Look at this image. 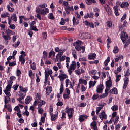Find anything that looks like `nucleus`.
Returning a JSON list of instances; mask_svg holds the SVG:
<instances>
[{
	"mask_svg": "<svg viewBox=\"0 0 130 130\" xmlns=\"http://www.w3.org/2000/svg\"><path fill=\"white\" fill-rule=\"evenodd\" d=\"M8 109V111H9V112H12V106L11 105V104H8V108H7Z\"/></svg>",
	"mask_w": 130,
	"mask_h": 130,
	"instance_id": "obj_58",
	"label": "nucleus"
},
{
	"mask_svg": "<svg viewBox=\"0 0 130 130\" xmlns=\"http://www.w3.org/2000/svg\"><path fill=\"white\" fill-rule=\"evenodd\" d=\"M2 37L4 40H11V35H5V32H2Z\"/></svg>",
	"mask_w": 130,
	"mask_h": 130,
	"instance_id": "obj_21",
	"label": "nucleus"
},
{
	"mask_svg": "<svg viewBox=\"0 0 130 130\" xmlns=\"http://www.w3.org/2000/svg\"><path fill=\"white\" fill-rule=\"evenodd\" d=\"M75 72L76 74V75H77L78 76H80L81 74H84V73H85V70H84L83 68H79L78 69L75 70Z\"/></svg>",
	"mask_w": 130,
	"mask_h": 130,
	"instance_id": "obj_17",
	"label": "nucleus"
},
{
	"mask_svg": "<svg viewBox=\"0 0 130 130\" xmlns=\"http://www.w3.org/2000/svg\"><path fill=\"white\" fill-rule=\"evenodd\" d=\"M90 74H91V75H96L97 74V71L95 70H92V71L89 72Z\"/></svg>",
	"mask_w": 130,
	"mask_h": 130,
	"instance_id": "obj_59",
	"label": "nucleus"
},
{
	"mask_svg": "<svg viewBox=\"0 0 130 130\" xmlns=\"http://www.w3.org/2000/svg\"><path fill=\"white\" fill-rule=\"evenodd\" d=\"M33 100V98L30 96H27L26 98L25 99V104H30V102Z\"/></svg>",
	"mask_w": 130,
	"mask_h": 130,
	"instance_id": "obj_23",
	"label": "nucleus"
},
{
	"mask_svg": "<svg viewBox=\"0 0 130 130\" xmlns=\"http://www.w3.org/2000/svg\"><path fill=\"white\" fill-rule=\"evenodd\" d=\"M64 99H70V95L64 93L63 94Z\"/></svg>",
	"mask_w": 130,
	"mask_h": 130,
	"instance_id": "obj_57",
	"label": "nucleus"
},
{
	"mask_svg": "<svg viewBox=\"0 0 130 130\" xmlns=\"http://www.w3.org/2000/svg\"><path fill=\"white\" fill-rule=\"evenodd\" d=\"M40 14L41 15H43L44 16H46V12H45V9H41V11L40 12Z\"/></svg>",
	"mask_w": 130,
	"mask_h": 130,
	"instance_id": "obj_41",
	"label": "nucleus"
},
{
	"mask_svg": "<svg viewBox=\"0 0 130 130\" xmlns=\"http://www.w3.org/2000/svg\"><path fill=\"white\" fill-rule=\"evenodd\" d=\"M58 78H59L61 83H62V82H63L66 78H68V75H67V74H60Z\"/></svg>",
	"mask_w": 130,
	"mask_h": 130,
	"instance_id": "obj_15",
	"label": "nucleus"
},
{
	"mask_svg": "<svg viewBox=\"0 0 130 130\" xmlns=\"http://www.w3.org/2000/svg\"><path fill=\"white\" fill-rule=\"evenodd\" d=\"M79 84L81 85V84H84V85H87V81L86 80L83 79H80L79 80Z\"/></svg>",
	"mask_w": 130,
	"mask_h": 130,
	"instance_id": "obj_32",
	"label": "nucleus"
},
{
	"mask_svg": "<svg viewBox=\"0 0 130 130\" xmlns=\"http://www.w3.org/2000/svg\"><path fill=\"white\" fill-rule=\"evenodd\" d=\"M99 117H100V119L103 120V119H107V115L105 113L104 111H102L101 113L99 115Z\"/></svg>",
	"mask_w": 130,
	"mask_h": 130,
	"instance_id": "obj_7",
	"label": "nucleus"
},
{
	"mask_svg": "<svg viewBox=\"0 0 130 130\" xmlns=\"http://www.w3.org/2000/svg\"><path fill=\"white\" fill-rule=\"evenodd\" d=\"M76 68H77V63H76L75 61H72L71 64L69 67V69L68 70L69 74L72 75V74H73V71H75Z\"/></svg>",
	"mask_w": 130,
	"mask_h": 130,
	"instance_id": "obj_4",
	"label": "nucleus"
},
{
	"mask_svg": "<svg viewBox=\"0 0 130 130\" xmlns=\"http://www.w3.org/2000/svg\"><path fill=\"white\" fill-rule=\"evenodd\" d=\"M12 88L14 90V91H17V90H18V88H19V85L18 84L14 85L12 86Z\"/></svg>",
	"mask_w": 130,
	"mask_h": 130,
	"instance_id": "obj_54",
	"label": "nucleus"
},
{
	"mask_svg": "<svg viewBox=\"0 0 130 130\" xmlns=\"http://www.w3.org/2000/svg\"><path fill=\"white\" fill-rule=\"evenodd\" d=\"M23 18H24V16H19V24H22V23H23Z\"/></svg>",
	"mask_w": 130,
	"mask_h": 130,
	"instance_id": "obj_56",
	"label": "nucleus"
},
{
	"mask_svg": "<svg viewBox=\"0 0 130 130\" xmlns=\"http://www.w3.org/2000/svg\"><path fill=\"white\" fill-rule=\"evenodd\" d=\"M74 11H75V10L74 9V7L73 6H68L65 8V11L67 15H70L71 12H74Z\"/></svg>",
	"mask_w": 130,
	"mask_h": 130,
	"instance_id": "obj_6",
	"label": "nucleus"
},
{
	"mask_svg": "<svg viewBox=\"0 0 130 130\" xmlns=\"http://www.w3.org/2000/svg\"><path fill=\"white\" fill-rule=\"evenodd\" d=\"M99 97H100V96H99V94H97L96 95L95 94H94L93 96H92V99L93 100H96V99L98 98H99Z\"/></svg>",
	"mask_w": 130,
	"mask_h": 130,
	"instance_id": "obj_49",
	"label": "nucleus"
},
{
	"mask_svg": "<svg viewBox=\"0 0 130 130\" xmlns=\"http://www.w3.org/2000/svg\"><path fill=\"white\" fill-rule=\"evenodd\" d=\"M117 112H114L112 114V118H114V117H116V116H117Z\"/></svg>",
	"mask_w": 130,
	"mask_h": 130,
	"instance_id": "obj_62",
	"label": "nucleus"
},
{
	"mask_svg": "<svg viewBox=\"0 0 130 130\" xmlns=\"http://www.w3.org/2000/svg\"><path fill=\"white\" fill-rule=\"evenodd\" d=\"M45 89L47 96H49V94L52 92V87L47 86L45 88Z\"/></svg>",
	"mask_w": 130,
	"mask_h": 130,
	"instance_id": "obj_16",
	"label": "nucleus"
},
{
	"mask_svg": "<svg viewBox=\"0 0 130 130\" xmlns=\"http://www.w3.org/2000/svg\"><path fill=\"white\" fill-rule=\"evenodd\" d=\"M121 77V75H117L116 77V80H115V82L116 83H117V82H119V81H120V79H119V78Z\"/></svg>",
	"mask_w": 130,
	"mask_h": 130,
	"instance_id": "obj_47",
	"label": "nucleus"
},
{
	"mask_svg": "<svg viewBox=\"0 0 130 130\" xmlns=\"http://www.w3.org/2000/svg\"><path fill=\"white\" fill-rule=\"evenodd\" d=\"M19 90L21 92L25 93L26 94L27 92H28V87L24 88L23 86H20Z\"/></svg>",
	"mask_w": 130,
	"mask_h": 130,
	"instance_id": "obj_22",
	"label": "nucleus"
},
{
	"mask_svg": "<svg viewBox=\"0 0 130 130\" xmlns=\"http://www.w3.org/2000/svg\"><path fill=\"white\" fill-rule=\"evenodd\" d=\"M11 96H6L5 97V99H4V103L5 104H8V103H9V102H10V101H11Z\"/></svg>",
	"mask_w": 130,
	"mask_h": 130,
	"instance_id": "obj_26",
	"label": "nucleus"
},
{
	"mask_svg": "<svg viewBox=\"0 0 130 130\" xmlns=\"http://www.w3.org/2000/svg\"><path fill=\"white\" fill-rule=\"evenodd\" d=\"M106 87H109L110 88L112 87V81L111 80V77H109V80L106 82Z\"/></svg>",
	"mask_w": 130,
	"mask_h": 130,
	"instance_id": "obj_20",
	"label": "nucleus"
},
{
	"mask_svg": "<svg viewBox=\"0 0 130 130\" xmlns=\"http://www.w3.org/2000/svg\"><path fill=\"white\" fill-rule=\"evenodd\" d=\"M111 109L113 111H116L117 110H118V106L114 105L111 107Z\"/></svg>",
	"mask_w": 130,
	"mask_h": 130,
	"instance_id": "obj_38",
	"label": "nucleus"
},
{
	"mask_svg": "<svg viewBox=\"0 0 130 130\" xmlns=\"http://www.w3.org/2000/svg\"><path fill=\"white\" fill-rule=\"evenodd\" d=\"M60 62L61 61H64L66 60V56H61V57H59Z\"/></svg>",
	"mask_w": 130,
	"mask_h": 130,
	"instance_id": "obj_44",
	"label": "nucleus"
},
{
	"mask_svg": "<svg viewBox=\"0 0 130 130\" xmlns=\"http://www.w3.org/2000/svg\"><path fill=\"white\" fill-rule=\"evenodd\" d=\"M103 7L106 11L108 12V14H110L111 13V9H110V7H109V5L106 4L103 5Z\"/></svg>",
	"mask_w": 130,
	"mask_h": 130,
	"instance_id": "obj_18",
	"label": "nucleus"
},
{
	"mask_svg": "<svg viewBox=\"0 0 130 130\" xmlns=\"http://www.w3.org/2000/svg\"><path fill=\"white\" fill-rule=\"evenodd\" d=\"M113 10L114 11L115 16H116V17H118V16H119V13H118V7L114 6L113 7Z\"/></svg>",
	"mask_w": 130,
	"mask_h": 130,
	"instance_id": "obj_27",
	"label": "nucleus"
},
{
	"mask_svg": "<svg viewBox=\"0 0 130 130\" xmlns=\"http://www.w3.org/2000/svg\"><path fill=\"white\" fill-rule=\"evenodd\" d=\"M72 22L73 23V25H79L80 24V21H79V19L76 18L75 16H73V19H72Z\"/></svg>",
	"mask_w": 130,
	"mask_h": 130,
	"instance_id": "obj_25",
	"label": "nucleus"
},
{
	"mask_svg": "<svg viewBox=\"0 0 130 130\" xmlns=\"http://www.w3.org/2000/svg\"><path fill=\"white\" fill-rule=\"evenodd\" d=\"M118 51H119V48H118V47H117V46H115L113 51V53H118Z\"/></svg>",
	"mask_w": 130,
	"mask_h": 130,
	"instance_id": "obj_34",
	"label": "nucleus"
},
{
	"mask_svg": "<svg viewBox=\"0 0 130 130\" xmlns=\"http://www.w3.org/2000/svg\"><path fill=\"white\" fill-rule=\"evenodd\" d=\"M63 91H64V88L63 87V83L61 82V86L60 88V94H62V93H63Z\"/></svg>",
	"mask_w": 130,
	"mask_h": 130,
	"instance_id": "obj_33",
	"label": "nucleus"
},
{
	"mask_svg": "<svg viewBox=\"0 0 130 130\" xmlns=\"http://www.w3.org/2000/svg\"><path fill=\"white\" fill-rule=\"evenodd\" d=\"M119 119V116H116L115 117V121L114 122V124H116L118 123Z\"/></svg>",
	"mask_w": 130,
	"mask_h": 130,
	"instance_id": "obj_48",
	"label": "nucleus"
},
{
	"mask_svg": "<svg viewBox=\"0 0 130 130\" xmlns=\"http://www.w3.org/2000/svg\"><path fill=\"white\" fill-rule=\"evenodd\" d=\"M129 76H130L129 69H127L126 73L124 74V77H129Z\"/></svg>",
	"mask_w": 130,
	"mask_h": 130,
	"instance_id": "obj_51",
	"label": "nucleus"
},
{
	"mask_svg": "<svg viewBox=\"0 0 130 130\" xmlns=\"http://www.w3.org/2000/svg\"><path fill=\"white\" fill-rule=\"evenodd\" d=\"M9 28L12 30L16 29V25H15V24H10L9 26Z\"/></svg>",
	"mask_w": 130,
	"mask_h": 130,
	"instance_id": "obj_61",
	"label": "nucleus"
},
{
	"mask_svg": "<svg viewBox=\"0 0 130 130\" xmlns=\"http://www.w3.org/2000/svg\"><path fill=\"white\" fill-rule=\"evenodd\" d=\"M84 24L87 26V27H90V28H92V29L95 28V26H94V23H93V22H90L88 21V20H86L84 22Z\"/></svg>",
	"mask_w": 130,
	"mask_h": 130,
	"instance_id": "obj_13",
	"label": "nucleus"
},
{
	"mask_svg": "<svg viewBox=\"0 0 130 130\" xmlns=\"http://www.w3.org/2000/svg\"><path fill=\"white\" fill-rule=\"evenodd\" d=\"M110 93L111 94H114L115 95L118 94V91L116 87H113L112 89L110 90Z\"/></svg>",
	"mask_w": 130,
	"mask_h": 130,
	"instance_id": "obj_24",
	"label": "nucleus"
},
{
	"mask_svg": "<svg viewBox=\"0 0 130 130\" xmlns=\"http://www.w3.org/2000/svg\"><path fill=\"white\" fill-rule=\"evenodd\" d=\"M79 120L80 122H83V121H85V119H84V117L83 115H82L81 116H80L79 118Z\"/></svg>",
	"mask_w": 130,
	"mask_h": 130,
	"instance_id": "obj_46",
	"label": "nucleus"
},
{
	"mask_svg": "<svg viewBox=\"0 0 130 130\" xmlns=\"http://www.w3.org/2000/svg\"><path fill=\"white\" fill-rule=\"evenodd\" d=\"M104 89V86L103 85V84H100L97 86L96 92L98 94H102Z\"/></svg>",
	"mask_w": 130,
	"mask_h": 130,
	"instance_id": "obj_5",
	"label": "nucleus"
},
{
	"mask_svg": "<svg viewBox=\"0 0 130 130\" xmlns=\"http://www.w3.org/2000/svg\"><path fill=\"white\" fill-rule=\"evenodd\" d=\"M16 76L17 77H21V74H22V72L20 69H17L16 71Z\"/></svg>",
	"mask_w": 130,
	"mask_h": 130,
	"instance_id": "obj_37",
	"label": "nucleus"
},
{
	"mask_svg": "<svg viewBox=\"0 0 130 130\" xmlns=\"http://www.w3.org/2000/svg\"><path fill=\"white\" fill-rule=\"evenodd\" d=\"M19 98L17 99L18 101L20 102L21 100H23L26 97V93L24 92H21V91H19Z\"/></svg>",
	"mask_w": 130,
	"mask_h": 130,
	"instance_id": "obj_12",
	"label": "nucleus"
},
{
	"mask_svg": "<svg viewBox=\"0 0 130 130\" xmlns=\"http://www.w3.org/2000/svg\"><path fill=\"white\" fill-rule=\"evenodd\" d=\"M56 53H55V52H54L53 50H51L49 53V56L48 58H50V57H51L53 55V57H54V56H55V54Z\"/></svg>",
	"mask_w": 130,
	"mask_h": 130,
	"instance_id": "obj_30",
	"label": "nucleus"
},
{
	"mask_svg": "<svg viewBox=\"0 0 130 130\" xmlns=\"http://www.w3.org/2000/svg\"><path fill=\"white\" fill-rule=\"evenodd\" d=\"M51 121H55L56 119H57V117H58V112L56 111L55 114H51Z\"/></svg>",
	"mask_w": 130,
	"mask_h": 130,
	"instance_id": "obj_9",
	"label": "nucleus"
},
{
	"mask_svg": "<svg viewBox=\"0 0 130 130\" xmlns=\"http://www.w3.org/2000/svg\"><path fill=\"white\" fill-rule=\"evenodd\" d=\"M110 61V57H108L107 59H106L104 62V66H105V67H107Z\"/></svg>",
	"mask_w": 130,
	"mask_h": 130,
	"instance_id": "obj_31",
	"label": "nucleus"
},
{
	"mask_svg": "<svg viewBox=\"0 0 130 130\" xmlns=\"http://www.w3.org/2000/svg\"><path fill=\"white\" fill-rule=\"evenodd\" d=\"M4 92L7 96H11V93L10 92V90H4Z\"/></svg>",
	"mask_w": 130,
	"mask_h": 130,
	"instance_id": "obj_43",
	"label": "nucleus"
},
{
	"mask_svg": "<svg viewBox=\"0 0 130 130\" xmlns=\"http://www.w3.org/2000/svg\"><path fill=\"white\" fill-rule=\"evenodd\" d=\"M82 42V41H78L76 42L75 43H73V46H75V49L77 51H81V49L82 51H81L82 53H84L85 52V47L84 46H81V45H79V43Z\"/></svg>",
	"mask_w": 130,
	"mask_h": 130,
	"instance_id": "obj_3",
	"label": "nucleus"
},
{
	"mask_svg": "<svg viewBox=\"0 0 130 130\" xmlns=\"http://www.w3.org/2000/svg\"><path fill=\"white\" fill-rule=\"evenodd\" d=\"M84 39H91V34L89 32L83 33L81 34Z\"/></svg>",
	"mask_w": 130,
	"mask_h": 130,
	"instance_id": "obj_14",
	"label": "nucleus"
},
{
	"mask_svg": "<svg viewBox=\"0 0 130 130\" xmlns=\"http://www.w3.org/2000/svg\"><path fill=\"white\" fill-rule=\"evenodd\" d=\"M103 108V107H99L96 108V114H99V112H100V110H101Z\"/></svg>",
	"mask_w": 130,
	"mask_h": 130,
	"instance_id": "obj_45",
	"label": "nucleus"
},
{
	"mask_svg": "<svg viewBox=\"0 0 130 130\" xmlns=\"http://www.w3.org/2000/svg\"><path fill=\"white\" fill-rule=\"evenodd\" d=\"M96 57H97V55L95 53H90L88 54V58L89 60H95Z\"/></svg>",
	"mask_w": 130,
	"mask_h": 130,
	"instance_id": "obj_11",
	"label": "nucleus"
},
{
	"mask_svg": "<svg viewBox=\"0 0 130 130\" xmlns=\"http://www.w3.org/2000/svg\"><path fill=\"white\" fill-rule=\"evenodd\" d=\"M10 18L14 22H17V21H18V19H17V14H16V13H13Z\"/></svg>",
	"mask_w": 130,
	"mask_h": 130,
	"instance_id": "obj_28",
	"label": "nucleus"
},
{
	"mask_svg": "<svg viewBox=\"0 0 130 130\" xmlns=\"http://www.w3.org/2000/svg\"><path fill=\"white\" fill-rule=\"evenodd\" d=\"M128 83H129V78L128 77H125L124 78V84L123 88L125 90L126 88H127V86H128Z\"/></svg>",
	"mask_w": 130,
	"mask_h": 130,
	"instance_id": "obj_8",
	"label": "nucleus"
},
{
	"mask_svg": "<svg viewBox=\"0 0 130 130\" xmlns=\"http://www.w3.org/2000/svg\"><path fill=\"white\" fill-rule=\"evenodd\" d=\"M30 31H32V30L33 31H38V29H37V28H36V26H34L32 27H31V28H30Z\"/></svg>",
	"mask_w": 130,
	"mask_h": 130,
	"instance_id": "obj_60",
	"label": "nucleus"
},
{
	"mask_svg": "<svg viewBox=\"0 0 130 130\" xmlns=\"http://www.w3.org/2000/svg\"><path fill=\"white\" fill-rule=\"evenodd\" d=\"M63 6H64L65 8L69 6V1H63Z\"/></svg>",
	"mask_w": 130,
	"mask_h": 130,
	"instance_id": "obj_55",
	"label": "nucleus"
},
{
	"mask_svg": "<svg viewBox=\"0 0 130 130\" xmlns=\"http://www.w3.org/2000/svg\"><path fill=\"white\" fill-rule=\"evenodd\" d=\"M110 87L106 86V88L105 90V93H107V94H108L109 93H110Z\"/></svg>",
	"mask_w": 130,
	"mask_h": 130,
	"instance_id": "obj_50",
	"label": "nucleus"
},
{
	"mask_svg": "<svg viewBox=\"0 0 130 130\" xmlns=\"http://www.w3.org/2000/svg\"><path fill=\"white\" fill-rule=\"evenodd\" d=\"M19 60L21 62V66H24L25 62H26V59H25V56L22 55H20L19 57Z\"/></svg>",
	"mask_w": 130,
	"mask_h": 130,
	"instance_id": "obj_10",
	"label": "nucleus"
},
{
	"mask_svg": "<svg viewBox=\"0 0 130 130\" xmlns=\"http://www.w3.org/2000/svg\"><path fill=\"white\" fill-rule=\"evenodd\" d=\"M128 6H129V3H128V2H124L121 5V8L124 9V8H126V7H128Z\"/></svg>",
	"mask_w": 130,
	"mask_h": 130,
	"instance_id": "obj_29",
	"label": "nucleus"
},
{
	"mask_svg": "<svg viewBox=\"0 0 130 130\" xmlns=\"http://www.w3.org/2000/svg\"><path fill=\"white\" fill-rule=\"evenodd\" d=\"M5 33H6L7 35H11L10 34H13V31L8 28Z\"/></svg>",
	"mask_w": 130,
	"mask_h": 130,
	"instance_id": "obj_42",
	"label": "nucleus"
},
{
	"mask_svg": "<svg viewBox=\"0 0 130 130\" xmlns=\"http://www.w3.org/2000/svg\"><path fill=\"white\" fill-rule=\"evenodd\" d=\"M65 110V113H67L68 119H71V118L73 117V114H74V108H69V106H67Z\"/></svg>",
	"mask_w": 130,
	"mask_h": 130,
	"instance_id": "obj_2",
	"label": "nucleus"
},
{
	"mask_svg": "<svg viewBox=\"0 0 130 130\" xmlns=\"http://www.w3.org/2000/svg\"><path fill=\"white\" fill-rule=\"evenodd\" d=\"M81 89L82 92H85V91H86V87H85L84 85H81Z\"/></svg>",
	"mask_w": 130,
	"mask_h": 130,
	"instance_id": "obj_64",
	"label": "nucleus"
},
{
	"mask_svg": "<svg viewBox=\"0 0 130 130\" xmlns=\"http://www.w3.org/2000/svg\"><path fill=\"white\" fill-rule=\"evenodd\" d=\"M121 39L123 43H125L124 45L125 48H126L130 44V39H128V35L124 31L121 32Z\"/></svg>",
	"mask_w": 130,
	"mask_h": 130,
	"instance_id": "obj_1",
	"label": "nucleus"
},
{
	"mask_svg": "<svg viewBox=\"0 0 130 130\" xmlns=\"http://www.w3.org/2000/svg\"><path fill=\"white\" fill-rule=\"evenodd\" d=\"M9 67H14V66H17V63H16V61H14L12 62H9Z\"/></svg>",
	"mask_w": 130,
	"mask_h": 130,
	"instance_id": "obj_53",
	"label": "nucleus"
},
{
	"mask_svg": "<svg viewBox=\"0 0 130 130\" xmlns=\"http://www.w3.org/2000/svg\"><path fill=\"white\" fill-rule=\"evenodd\" d=\"M108 96V93L105 92L103 94L100 95V99H102V98H105V97H107Z\"/></svg>",
	"mask_w": 130,
	"mask_h": 130,
	"instance_id": "obj_39",
	"label": "nucleus"
},
{
	"mask_svg": "<svg viewBox=\"0 0 130 130\" xmlns=\"http://www.w3.org/2000/svg\"><path fill=\"white\" fill-rule=\"evenodd\" d=\"M90 126L92 127V129L94 130H98V126H97V122L93 121L90 124Z\"/></svg>",
	"mask_w": 130,
	"mask_h": 130,
	"instance_id": "obj_19",
	"label": "nucleus"
},
{
	"mask_svg": "<svg viewBox=\"0 0 130 130\" xmlns=\"http://www.w3.org/2000/svg\"><path fill=\"white\" fill-rule=\"evenodd\" d=\"M38 111L39 114H42V113H43V112L44 111V110L43 109V108H42L41 107H38Z\"/></svg>",
	"mask_w": 130,
	"mask_h": 130,
	"instance_id": "obj_40",
	"label": "nucleus"
},
{
	"mask_svg": "<svg viewBox=\"0 0 130 130\" xmlns=\"http://www.w3.org/2000/svg\"><path fill=\"white\" fill-rule=\"evenodd\" d=\"M126 17H127V15L126 14H124L123 16L122 17V18H121V22H123V21H124V20H125V19H126Z\"/></svg>",
	"mask_w": 130,
	"mask_h": 130,
	"instance_id": "obj_52",
	"label": "nucleus"
},
{
	"mask_svg": "<svg viewBox=\"0 0 130 130\" xmlns=\"http://www.w3.org/2000/svg\"><path fill=\"white\" fill-rule=\"evenodd\" d=\"M7 9L9 12H10V13H13V12H15V8H11L9 5H7Z\"/></svg>",
	"mask_w": 130,
	"mask_h": 130,
	"instance_id": "obj_35",
	"label": "nucleus"
},
{
	"mask_svg": "<svg viewBox=\"0 0 130 130\" xmlns=\"http://www.w3.org/2000/svg\"><path fill=\"white\" fill-rule=\"evenodd\" d=\"M67 113L62 112V117H61V119L62 120H63L64 118H66V115H67V114H66Z\"/></svg>",
	"mask_w": 130,
	"mask_h": 130,
	"instance_id": "obj_63",
	"label": "nucleus"
},
{
	"mask_svg": "<svg viewBox=\"0 0 130 130\" xmlns=\"http://www.w3.org/2000/svg\"><path fill=\"white\" fill-rule=\"evenodd\" d=\"M48 18L50 20H54L55 19V18H54V16H53V14L52 13L49 14V15L48 16Z\"/></svg>",
	"mask_w": 130,
	"mask_h": 130,
	"instance_id": "obj_36",
	"label": "nucleus"
}]
</instances>
